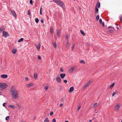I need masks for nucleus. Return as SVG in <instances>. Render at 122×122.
Wrapping results in <instances>:
<instances>
[{
  "label": "nucleus",
  "mask_w": 122,
  "mask_h": 122,
  "mask_svg": "<svg viewBox=\"0 0 122 122\" xmlns=\"http://www.w3.org/2000/svg\"><path fill=\"white\" fill-rule=\"evenodd\" d=\"M10 92L11 93L12 97L14 99H17L19 97L18 91L16 90L15 86H12L10 89Z\"/></svg>",
  "instance_id": "1"
},
{
  "label": "nucleus",
  "mask_w": 122,
  "mask_h": 122,
  "mask_svg": "<svg viewBox=\"0 0 122 122\" xmlns=\"http://www.w3.org/2000/svg\"><path fill=\"white\" fill-rule=\"evenodd\" d=\"M53 1L57 4L63 8H65V7L64 3L61 1L59 0H53Z\"/></svg>",
  "instance_id": "2"
},
{
  "label": "nucleus",
  "mask_w": 122,
  "mask_h": 122,
  "mask_svg": "<svg viewBox=\"0 0 122 122\" xmlns=\"http://www.w3.org/2000/svg\"><path fill=\"white\" fill-rule=\"evenodd\" d=\"M121 107V105L120 103L116 104L114 107V110L117 111H118L120 110Z\"/></svg>",
  "instance_id": "3"
},
{
  "label": "nucleus",
  "mask_w": 122,
  "mask_h": 122,
  "mask_svg": "<svg viewBox=\"0 0 122 122\" xmlns=\"http://www.w3.org/2000/svg\"><path fill=\"white\" fill-rule=\"evenodd\" d=\"M7 86V84L5 83H0V87L3 88V89L6 88Z\"/></svg>",
  "instance_id": "4"
},
{
  "label": "nucleus",
  "mask_w": 122,
  "mask_h": 122,
  "mask_svg": "<svg viewBox=\"0 0 122 122\" xmlns=\"http://www.w3.org/2000/svg\"><path fill=\"white\" fill-rule=\"evenodd\" d=\"M92 82V80H90L88 82H87L86 83L84 86L83 87V89H85Z\"/></svg>",
  "instance_id": "5"
},
{
  "label": "nucleus",
  "mask_w": 122,
  "mask_h": 122,
  "mask_svg": "<svg viewBox=\"0 0 122 122\" xmlns=\"http://www.w3.org/2000/svg\"><path fill=\"white\" fill-rule=\"evenodd\" d=\"M9 35V34L8 33L5 31H4L3 32V36L5 37H7Z\"/></svg>",
  "instance_id": "6"
},
{
  "label": "nucleus",
  "mask_w": 122,
  "mask_h": 122,
  "mask_svg": "<svg viewBox=\"0 0 122 122\" xmlns=\"http://www.w3.org/2000/svg\"><path fill=\"white\" fill-rule=\"evenodd\" d=\"M75 66H74L72 67H71L70 69H69V71L70 73H72L74 70L75 68Z\"/></svg>",
  "instance_id": "7"
},
{
  "label": "nucleus",
  "mask_w": 122,
  "mask_h": 122,
  "mask_svg": "<svg viewBox=\"0 0 122 122\" xmlns=\"http://www.w3.org/2000/svg\"><path fill=\"white\" fill-rule=\"evenodd\" d=\"M34 84L32 83H30L26 85V86L27 88H29L31 86H33Z\"/></svg>",
  "instance_id": "8"
},
{
  "label": "nucleus",
  "mask_w": 122,
  "mask_h": 122,
  "mask_svg": "<svg viewBox=\"0 0 122 122\" xmlns=\"http://www.w3.org/2000/svg\"><path fill=\"white\" fill-rule=\"evenodd\" d=\"M56 80L57 82L60 83L61 82V79L60 77H58L56 78Z\"/></svg>",
  "instance_id": "9"
},
{
  "label": "nucleus",
  "mask_w": 122,
  "mask_h": 122,
  "mask_svg": "<svg viewBox=\"0 0 122 122\" xmlns=\"http://www.w3.org/2000/svg\"><path fill=\"white\" fill-rule=\"evenodd\" d=\"M8 77V76L7 75L3 74L1 76V77L3 79H6Z\"/></svg>",
  "instance_id": "10"
},
{
  "label": "nucleus",
  "mask_w": 122,
  "mask_h": 122,
  "mask_svg": "<svg viewBox=\"0 0 122 122\" xmlns=\"http://www.w3.org/2000/svg\"><path fill=\"white\" fill-rule=\"evenodd\" d=\"M11 11L13 15V16H14L15 18H16V14L15 13V11L14 10H11Z\"/></svg>",
  "instance_id": "11"
},
{
  "label": "nucleus",
  "mask_w": 122,
  "mask_h": 122,
  "mask_svg": "<svg viewBox=\"0 0 122 122\" xmlns=\"http://www.w3.org/2000/svg\"><path fill=\"white\" fill-rule=\"evenodd\" d=\"M66 76V74H65L62 73L60 74V76L62 79L63 78Z\"/></svg>",
  "instance_id": "12"
},
{
  "label": "nucleus",
  "mask_w": 122,
  "mask_h": 122,
  "mask_svg": "<svg viewBox=\"0 0 122 122\" xmlns=\"http://www.w3.org/2000/svg\"><path fill=\"white\" fill-rule=\"evenodd\" d=\"M36 48H37V50H40L41 47V44L40 43H39L38 45H36Z\"/></svg>",
  "instance_id": "13"
},
{
  "label": "nucleus",
  "mask_w": 122,
  "mask_h": 122,
  "mask_svg": "<svg viewBox=\"0 0 122 122\" xmlns=\"http://www.w3.org/2000/svg\"><path fill=\"white\" fill-rule=\"evenodd\" d=\"M74 90V88L73 87H71L70 88L69 91V92L70 93H71Z\"/></svg>",
  "instance_id": "14"
},
{
  "label": "nucleus",
  "mask_w": 122,
  "mask_h": 122,
  "mask_svg": "<svg viewBox=\"0 0 122 122\" xmlns=\"http://www.w3.org/2000/svg\"><path fill=\"white\" fill-rule=\"evenodd\" d=\"M49 87V86L48 84H47L46 85L45 87H44L45 91H46L47 89H48Z\"/></svg>",
  "instance_id": "15"
},
{
  "label": "nucleus",
  "mask_w": 122,
  "mask_h": 122,
  "mask_svg": "<svg viewBox=\"0 0 122 122\" xmlns=\"http://www.w3.org/2000/svg\"><path fill=\"white\" fill-rule=\"evenodd\" d=\"M100 2H98L97 3V5H96V6L95 7L99 8L100 7Z\"/></svg>",
  "instance_id": "16"
},
{
  "label": "nucleus",
  "mask_w": 122,
  "mask_h": 122,
  "mask_svg": "<svg viewBox=\"0 0 122 122\" xmlns=\"http://www.w3.org/2000/svg\"><path fill=\"white\" fill-rule=\"evenodd\" d=\"M69 43H70V42L68 40L67 42H66V46L67 48H68L69 46Z\"/></svg>",
  "instance_id": "17"
},
{
  "label": "nucleus",
  "mask_w": 122,
  "mask_h": 122,
  "mask_svg": "<svg viewBox=\"0 0 122 122\" xmlns=\"http://www.w3.org/2000/svg\"><path fill=\"white\" fill-rule=\"evenodd\" d=\"M17 51V50L16 49H14L12 50V52L14 54H15Z\"/></svg>",
  "instance_id": "18"
},
{
  "label": "nucleus",
  "mask_w": 122,
  "mask_h": 122,
  "mask_svg": "<svg viewBox=\"0 0 122 122\" xmlns=\"http://www.w3.org/2000/svg\"><path fill=\"white\" fill-rule=\"evenodd\" d=\"M5 30L4 28L3 27H1L0 28V33L1 32Z\"/></svg>",
  "instance_id": "19"
},
{
  "label": "nucleus",
  "mask_w": 122,
  "mask_h": 122,
  "mask_svg": "<svg viewBox=\"0 0 122 122\" xmlns=\"http://www.w3.org/2000/svg\"><path fill=\"white\" fill-rule=\"evenodd\" d=\"M37 73H35L34 74V79H36L37 78Z\"/></svg>",
  "instance_id": "20"
},
{
  "label": "nucleus",
  "mask_w": 122,
  "mask_h": 122,
  "mask_svg": "<svg viewBox=\"0 0 122 122\" xmlns=\"http://www.w3.org/2000/svg\"><path fill=\"white\" fill-rule=\"evenodd\" d=\"M115 84V83H113L112 85H111L109 87L111 89H112L113 86H114Z\"/></svg>",
  "instance_id": "21"
},
{
  "label": "nucleus",
  "mask_w": 122,
  "mask_h": 122,
  "mask_svg": "<svg viewBox=\"0 0 122 122\" xmlns=\"http://www.w3.org/2000/svg\"><path fill=\"white\" fill-rule=\"evenodd\" d=\"M53 28L52 27H51L50 30V32L51 33H53Z\"/></svg>",
  "instance_id": "22"
},
{
  "label": "nucleus",
  "mask_w": 122,
  "mask_h": 122,
  "mask_svg": "<svg viewBox=\"0 0 122 122\" xmlns=\"http://www.w3.org/2000/svg\"><path fill=\"white\" fill-rule=\"evenodd\" d=\"M95 13H97L98 12V9L96 7H95Z\"/></svg>",
  "instance_id": "23"
},
{
  "label": "nucleus",
  "mask_w": 122,
  "mask_h": 122,
  "mask_svg": "<svg viewBox=\"0 0 122 122\" xmlns=\"http://www.w3.org/2000/svg\"><path fill=\"white\" fill-rule=\"evenodd\" d=\"M24 40L23 38H21L20 40H19L18 41V42H22Z\"/></svg>",
  "instance_id": "24"
},
{
  "label": "nucleus",
  "mask_w": 122,
  "mask_h": 122,
  "mask_svg": "<svg viewBox=\"0 0 122 122\" xmlns=\"http://www.w3.org/2000/svg\"><path fill=\"white\" fill-rule=\"evenodd\" d=\"M57 35L58 37H59V36H60V32H59L58 30L57 29Z\"/></svg>",
  "instance_id": "25"
},
{
  "label": "nucleus",
  "mask_w": 122,
  "mask_h": 122,
  "mask_svg": "<svg viewBox=\"0 0 122 122\" xmlns=\"http://www.w3.org/2000/svg\"><path fill=\"white\" fill-rule=\"evenodd\" d=\"M8 107H12L13 109H15V107L14 105H10L8 106Z\"/></svg>",
  "instance_id": "26"
},
{
  "label": "nucleus",
  "mask_w": 122,
  "mask_h": 122,
  "mask_svg": "<svg viewBox=\"0 0 122 122\" xmlns=\"http://www.w3.org/2000/svg\"><path fill=\"white\" fill-rule=\"evenodd\" d=\"M53 45L56 48L57 47V44L56 42L53 43Z\"/></svg>",
  "instance_id": "27"
},
{
  "label": "nucleus",
  "mask_w": 122,
  "mask_h": 122,
  "mask_svg": "<svg viewBox=\"0 0 122 122\" xmlns=\"http://www.w3.org/2000/svg\"><path fill=\"white\" fill-rule=\"evenodd\" d=\"M80 32L84 36L85 35V33L82 30H81Z\"/></svg>",
  "instance_id": "28"
},
{
  "label": "nucleus",
  "mask_w": 122,
  "mask_h": 122,
  "mask_svg": "<svg viewBox=\"0 0 122 122\" xmlns=\"http://www.w3.org/2000/svg\"><path fill=\"white\" fill-rule=\"evenodd\" d=\"M75 46V44L74 43H73V44L72 47L71 48V50H73L74 47Z\"/></svg>",
  "instance_id": "29"
},
{
  "label": "nucleus",
  "mask_w": 122,
  "mask_h": 122,
  "mask_svg": "<svg viewBox=\"0 0 122 122\" xmlns=\"http://www.w3.org/2000/svg\"><path fill=\"white\" fill-rule=\"evenodd\" d=\"M119 18L121 21L122 22V15L119 17Z\"/></svg>",
  "instance_id": "30"
},
{
  "label": "nucleus",
  "mask_w": 122,
  "mask_h": 122,
  "mask_svg": "<svg viewBox=\"0 0 122 122\" xmlns=\"http://www.w3.org/2000/svg\"><path fill=\"white\" fill-rule=\"evenodd\" d=\"M80 63L83 64H84L85 63V62L84 60H81L80 61Z\"/></svg>",
  "instance_id": "31"
},
{
  "label": "nucleus",
  "mask_w": 122,
  "mask_h": 122,
  "mask_svg": "<svg viewBox=\"0 0 122 122\" xmlns=\"http://www.w3.org/2000/svg\"><path fill=\"white\" fill-rule=\"evenodd\" d=\"M44 122H49V120L47 118L45 120Z\"/></svg>",
  "instance_id": "32"
},
{
  "label": "nucleus",
  "mask_w": 122,
  "mask_h": 122,
  "mask_svg": "<svg viewBox=\"0 0 122 122\" xmlns=\"http://www.w3.org/2000/svg\"><path fill=\"white\" fill-rule=\"evenodd\" d=\"M98 103H96L94 105V108H95L97 106Z\"/></svg>",
  "instance_id": "33"
},
{
  "label": "nucleus",
  "mask_w": 122,
  "mask_h": 122,
  "mask_svg": "<svg viewBox=\"0 0 122 122\" xmlns=\"http://www.w3.org/2000/svg\"><path fill=\"white\" fill-rule=\"evenodd\" d=\"M117 92H113L112 94V96H113L117 94Z\"/></svg>",
  "instance_id": "34"
},
{
  "label": "nucleus",
  "mask_w": 122,
  "mask_h": 122,
  "mask_svg": "<svg viewBox=\"0 0 122 122\" xmlns=\"http://www.w3.org/2000/svg\"><path fill=\"white\" fill-rule=\"evenodd\" d=\"M10 117L9 116H8L7 117L5 118V120L6 121H8V120L9 119Z\"/></svg>",
  "instance_id": "35"
},
{
  "label": "nucleus",
  "mask_w": 122,
  "mask_h": 122,
  "mask_svg": "<svg viewBox=\"0 0 122 122\" xmlns=\"http://www.w3.org/2000/svg\"><path fill=\"white\" fill-rule=\"evenodd\" d=\"M39 20L38 19V18H36L35 19V21L37 23L39 22Z\"/></svg>",
  "instance_id": "36"
},
{
  "label": "nucleus",
  "mask_w": 122,
  "mask_h": 122,
  "mask_svg": "<svg viewBox=\"0 0 122 122\" xmlns=\"http://www.w3.org/2000/svg\"><path fill=\"white\" fill-rule=\"evenodd\" d=\"M81 106L80 105H79L78 106V108L77 109V110L78 111H79L80 110V109L81 108Z\"/></svg>",
  "instance_id": "37"
},
{
  "label": "nucleus",
  "mask_w": 122,
  "mask_h": 122,
  "mask_svg": "<svg viewBox=\"0 0 122 122\" xmlns=\"http://www.w3.org/2000/svg\"><path fill=\"white\" fill-rule=\"evenodd\" d=\"M17 106L20 109V108H22L21 106L19 104H18Z\"/></svg>",
  "instance_id": "38"
},
{
  "label": "nucleus",
  "mask_w": 122,
  "mask_h": 122,
  "mask_svg": "<svg viewBox=\"0 0 122 122\" xmlns=\"http://www.w3.org/2000/svg\"><path fill=\"white\" fill-rule=\"evenodd\" d=\"M32 0H30V4H31L32 5H33V3H32Z\"/></svg>",
  "instance_id": "39"
},
{
  "label": "nucleus",
  "mask_w": 122,
  "mask_h": 122,
  "mask_svg": "<svg viewBox=\"0 0 122 122\" xmlns=\"http://www.w3.org/2000/svg\"><path fill=\"white\" fill-rule=\"evenodd\" d=\"M53 112H51L50 113V116H51L53 115Z\"/></svg>",
  "instance_id": "40"
},
{
  "label": "nucleus",
  "mask_w": 122,
  "mask_h": 122,
  "mask_svg": "<svg viewBox=\"0 0 122 122\" xmlns=\"http://www.w3.org/2000/svg\"><path fill=\"white\" fill-rule=\"evenodd\" d=\"M99 18V17L98 15L96 17V19L98 20Z\"/></svg>",
  "instance_id": "41"
},
{
  "label": "nucleus",
  "mask_w": 122,
  "mask_h": 122,
  "mask_svg": "<svg viewBox=\"0 0 122 122\" xmlns=\"http://www.w3.org/2000/svg\"><path fill=\"white\" fill-rule=\"evenodd\" d=\"M101 24H102V26L103 27H104V22H102L101 23Z\"/></svg>",
  "instance_id": "42"
},
{
  "label": "nucleus",
  "mask_w": 122,
  "mask_h": 122,
  "mask_svg": "<svg viewBox=\"0 0 122 122\" xmlns=\"http://www.w3.org/2000/svg\"><path fill=\"white\" fill-rule=\"evenodd\" d=\"M56 121L55 118H54L53 119L52 122H56Z\"/></svg>",
  "instance_id": "43"
},
{
  "label": "nucleus",
  "mask_w": 122,
  "mask_h": 122,
  "mask_svg": "<svg viewBox=\"0 0 122 122\" xmlns=\"http://www.w3.org/2000/svg\"><path fill=\"white\" fill-rule=\"evenodd\" d=\"M113 31V30H110L108 31V32H112Z\"/></svg>",
  "instance_id": "44"
},
{
  "label": "nucleus",
  "mask_w": 122,
  "mask_h": 122,
  "mask_svg": "<svg viewBox=\"0 0 122 122\" xmlns=\"http://www.w3.org/2000/svg\"><path fill=\"white\" fill-rule=\"evenodd\" d=\"M28 14L29 15H30V10H28Z\"/></svg>",
  "instance_id": "45"
},
{
  "label": "nucleus",
  "mask_w": 122,
  "mask_h": 122,
  "mask_svg": "<svg viewBox=\"0 0 122 122\" xmlns=\"http://www.w3.org/2000/svg\"><path fill=\"white\" fill-rule=\"evenodd\" d=\"M25 80L27 81H28L29 80V79L27 77H26L25 78Z\"/></svg>",
  "instance_id": "46"
},
{
  "label": "nucleus",
  "mask_w": 122,
  "mask_h": 122,
  "mask_svg": "<svg viewBox=\"0 0 122 122\" xmlns=\"http://www.w3.org/2000/svg\"><path fill=\"white\" fill-rule=\"evenodd\" d=\"M6 104V103H3V106L4 107H5Z\"/></svg>",
  "instance_id": "47"
},
{
  "label": "nucleus",
  "mask_w": 122,
  "mask_h": 122,
  "mask_svg": "<svg viewBox=\"0 0 122 122\" xmlns=\"http://www.w3.org/2000/svg\"><path fill=\"white\" fill-rule=\"evenodd\" d=\"M38 58L40 60L41 59V57L40 56H38Z\"/></svg>",
  "instance_id": "48"
},
{
  "label": "nucleus",
  "mask_w": 122,
  "mask_h": 122,
  "mask_svg": "<svg viewBox=\"0 0 122 122\" xmlns=\"http://www.w3.org/2000/svg\"><path fill=\"white\" fill-rule=\"evenodd\" d=\"M64 81V83H67V81L66 80H65Z\"/></svg>",
  "instance_id": "49"
},
{
  "label": "nucleus",
  "mask_w": 122,
  "mask_h": 122,
  "mask_svg": "<svg viewBox=\"0 0 122 122\" xmlns=\"http://www.w3.org/2000/svg\"><path fill=\"white\" fill-rule=\"evenodd\" d=\"M99 22L100 23H101L102 22V20L101 19H99Z\"/></svg>",
  "instance_id": "50"
},
{
  "label": "nucleus",
  "mask_w": 122,
  "mask_h": 122,
  "mask_svg": "<svg viewBox=\"0 0 122 122\" xmlns=\"http://www.w3.org/2000/svg\"><path fill=\"white\" fill-rule=\"evenodd\" d=\"M60 70L61 71H62V72H63V69L62 68H61L60 69Z\"/></svg>",
  "instance_id": "51"
},
{
  "label": "nucleus",
  "mask_w": 122,
  "mask_h": 122,
  "mask_svg": "<svg viewBox=\"0 0 122 122\" xmlns=\"http://www.w3.org/2000/svg\"><path fill=\"white\" fill-rule=\"evenodd\" d=\"M63 104L62 103H61L60 104V107H61L63 106Z\"/></svg>",
  "instance_id": "52"
},
{
  "label": "nucleus",
  "mask_w": 122,
  "mask_h": 122,
  "mask_svg": "<svg viewBox=\"0 0 122 122\" xmlns=\"http://www.w3.org/2000/svg\"><path fill=\"white\" fill-rule=\"evenodd\" d=\"M40 14L41 15H42V11L40 10Z\"/></svg>",
  "instance_id": "53"
},
{
  "label": "nucleus",
  "mask_w": 122,
  "mask_h": 122,
  "mask_svg": "<svg viewBox=\"0 0 122 122\" xmlns=\"http://www.w3.org/2000/svg\"><path fill=\"white\" fill-rule=\"evenodd\" d=\"M66 38L67 39H68V35H66Z\"/></svg>",
  "instance_id": "54"
},
{
  "label": "nucleus",
  "mask_w": 122,
  "mask_h": 122,
  "mask_svg": "<svg viewBox=\"0 0 122 122\" xmlns=\"http://www.w3.org/2000/svg\"><path fill=\"white\" fill-rule=\"evenodd\" d=\"M41 23H43V19H41Z\"/></svg>",
  "instance_id": "55"
},
{
  "label": "nucleus",
  "mask_w": 122,
  "mask_h": 122,
  "mask_svg": "<svg viewBox=\"0 0 122 122\" xmlns=\"http://www.w3.org/2000/svg\"><path fill=\"white\" fill-rule=\"evenodd\" d=\"M111 28V26H109L108 27V29H110V28Z\"/></svg>",
  "instance_id": "56"
},
{
  "label": "nucleus",
  "mask_w": 122,
  "mask_h": 122,
  "mask_svg": "<svg viewBox=\"0 0 122 122\" xmlns=\"http://www.w3.org/2000/svg\"><path fill=\"white\" fill-rule=\"evenodd\" d=\"M41 10H42V7H41V8L40 10L42 11Z\"/></svg>",
  "instance_id": "57"
},
{
  "label": "nucleus",
  "mask_w": 122,
  "mask_h": 122,
  "mask_svg": "<svg viewBox=\"0 0 122 122\" xmlns=\"http://www.w3.org/2000/svg\"><path fill=\"white\" fill-rule=\"evenodd\" d=\"M89 121L90 122H91L92 121V120H90Z\"/></svg>",
  "instance_id": "58"
},
{
  "label": "nucleus",
  "mask_w": 122,
  "mask_h": 122,
  "mask_svg": "<svg viewBox=\"0 0 122 122\" xmlns=\"http://www.w3.org/2000/svg\"><path fill=\"white\" fill-rule=\"evenodd\" d=\"M65 122H69L68 121H66Z\"/></svg>",
  "instance_id": "59"
},
{
  "label": "nucleus",
  "mask_w": 122,
  "mask_h": 122,
  "mask_svg": "<svg viewBox=\"0 0 122 122\" xmlns=\"http://www.w3.org/2000/svg\"><path fill=\"white\" fill-rule=\"evenodd\" d=\"M1 93L0 92V95H1Z\"/></svg>",
  "instance_id": "60"
},
{
  "label": "nucleus",
  "mask_w": 122,
  "mask_h": 122,
  "mask_svg": "<svg viewBox=\"0 0 122 122\" xmlns=\"http://www.w3.org/2000/svg\"><path fill=\"white\" fill-rule=\"evenodd\" d=\"M21 122H25V121H22Z\"/></svg>",
  "instance_id": "61"
},
{
  "label": "nucleus",
  "mask_w": 122,
  "mask_h": 122,
  "mask_svg": "<svg viewBox=\"0 0 122 122\" xmlns=\"http://www.w3.org/2000/svg\"><path fill=\"white\" fill-rule=\"evenodd\" d=\"M94 119V118H93L92 119V120H93Z\"/></svg>",
  "instance_id": "62"
},
{
  "label": "nucleus",
  "mask_w": 122,
  "mask_h": 122,
  "mask_svg": "<svg viewBox=\"0 0 122 122\" xmlns=\"http://www.w3.org/2000/svg\"><path fill=\"white\" fill-rule=\"evenodd\" d=\"M121 122H122V121H121Z\"/></svg>",
  "instance_id": "63"
},
{
  "label": "nucleus",
  "mask_w": 122,
  "mask_h": 122,
  "mask_svg": "<svg viewBox=\"0 0 122 122\" xmlns=\"http://www.w3.org/2000/svg\"><path fill=\"white\" fill-rule=\"evenodd\" d=\"M74 0V1L75 0Z\"/></svg>",
  "instance_id": "64"
}]
</instances>
